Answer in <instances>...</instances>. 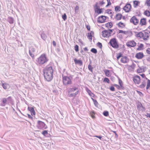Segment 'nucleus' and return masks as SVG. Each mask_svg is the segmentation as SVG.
I'll return each instance as SVG.
<instances>
[{"label": "nucleus", "mask_w": 150, "mask_h": 150, "mask_svg": "<svg viewBox=\"0 0 150 150\" xmlns=\"http://www.w3.org/2000/svg\"><path fill=\"white\" fill-rule=\"evenodd\" d=\"M79 86L76 84H74L68 88V95L70 97H75L79 93Z\"/></svg>", "instance_id": "obj_1"}, {"label": "nucleus", "mask_w": 150, "mask_h": 150, "mask_svg": "<svg viewBox=\"0 0 150 150\" xmlns=\"http://www.w3.org/2000/svg\"><path fill=\"white\" fill-rule=\"evenodd\" d=\"M44 77L47 81H50L52 79L53 70L51 66H47L44 70Z\"/></svg>", "instance_id": "obj_2"}, {"label": "nucleus", "mask_w": 150, "mask_h": 150, "mask_svg": "<svg viewBox=\"0 0 150 150\" xmlns=\"http://www.w3.org/2000/svg\"><path fill=\"white\" fill-rule=\"evenodd\" d=\"M49 60L45 54H42L36 60L37 63L40 65L46 63Z\"/></svg>", "instance_id": "obj_3"}, {"label": "nucleus", "mask_w": 150, "mask_h": 150, "mask_svg": "<svg viewBox=\"0 0 150 150\" xmlns=\"http://www.w3.org/2000/svg\"><path fill=\"white\" fill-rule=\"evenodd\" d=\"M109 44L114 48L117 49L119 47L117 40L115 38H112L110 40Z\"/></svg>", "instance_id": "obj_4"}, {"label": "nucleus", "mask_w": 150, "mask_h": 150, "mask_svg": "<svg viewBox=\"0 0 150 150\" xmlns=\"http://www.w3.org/2000/svg\"><path fill=\"white\" fill-rule=\"evenodd\" d=\"M37 127L39 129H43L47 128V126L45 123L44 122L40 121H38Z\"/></svg>", "instance_id": "obj_5"}, {"label": "nucleus", "mask_w": 150, "mask_h": 150, "mask_svg": "<svg viewBox=\"0 0 150 150\" xmlns=\"http://www.w3.org/2000/svg\"><path fill=\"white\" fill-rule=\"evenodd\" d=\"M112 31V30L111 29L105 30L102 31V35L104 37L108 38L111 35Z\"/></svg>", "instance_id": "obj_6"}, {"label": "nucleus", "mask_w": 150, "mask_h": 150, "mask_svg": "<svg viewBox=\"0 0 150 150\" xmlns=\"http://www.w3.org/2000/svg\"><path fill=\"white\" fill-rule=\"evenodd\" d=\"M63 82L64 84L65 85L71 84L72 83L71 79L67 76L63 77Z\"/></svg>", "instance_id": "obj_7"}, {"label": "nucleus", "mask_w": 150, "mask_h": 150, "mask_svg": "<svg viewBox=\"0 0 150 150\" xmlns=\"http://www.w3.org/2000/svg\"><path fill=\"white\" fill-rule=\"evenodd\" d=\"M137 110L139 112H143L146 110V108L143 107L142 104L139 102H138L137 104Z\"/></svg>", "instance_id": "obj_8"}, {"label": "nucleus", "mask_w": 150, "mask_h": 150, "mask_svg": "<svg viewBox=\"0 0 150 150\" xmlns=\"http://www.w3.org/2000/svg\"><path fill=\"white\" fill-rule=\"evenodd\" d=\"M133 81L136 84H139L140 83L141 79L139 76L136 75L133 78Z\"/></svg>", "instance_id": "obj_9"}, {"label": "nucleus", "mask_w": 150, "mask_h": 150, "mask_svg": "<svg viewBox=\"0 0 150 150\" xmlns=\"http://www.w3.org/2000/svg\"><path fill=\"white\" fill-rule=\"evenodd\" d=\"M130 21L135 25H137L139 22V20L135 16H133L130 19Z\"/></svg>", "instance_id": "obj_10"}, {"label": "nucleus", "mask_w": 150, "mask_h": 150, "mask_svg": "<svg viewBox=\"0 0 150 150\" xmlns=\"http://www.w3.org/2000/svg\"><path fill=\"white\" fill-rule=\"evenodd\" d=\"M127 45L128 47H134L136 45V43L133 40L127 42Z\"/></svg>", "instance_id": "obj_11"}, {"label": "nucleus", "mask_w": 150, "mask_h": 150, "mask_svg": "<svg viewBox=\"0 0 150 150\" xmlns=\"http://www.w3.org/2000/svg\"><path fill=\"white\" fill-rule=\"evenodd\" d=\"M94 9L95 12L97 13L98 14L101 13L102 12L101 10L100 9L99 7L98 6V3L95 4L94 6Z\"/></svg>", "instance_id": "obj_12"}, {"label": "nucleus", "mask_w": 150, "mask_h": 150, "mask_svg": "<svg viewBox=\"0 0 150 150\" xmlns=\"http://www.w3.org/2000/svg\"><path fill=\"white\" fill-rule=\"evenodd\" d=\"M106 17L105 16H100L98 18V22L100 23H103L105 21Z\"/></svg>", "instance_id": "obj_13"}, {"label": "nucleus", "mask_w": 150, "mask_h": 150, "mask_svg": "<svg viewBox=\"0 0 150 150\" xmlns=\"http://www.w3.org/2000/svg\"><path fill=\"white\" fill-rule=\"evenodd\" d=\"M131 8V6L130 4H127L123 8V9L126 12H129Z\"/></svg>", "instance_id": "obj_14"}, {"label": "nucleus", "mask_w": 150, "mask_h": 150, "mask_svg": "<svg viewBox=\"0 0 150 150\" xmlns=\"http://www.w3.org/2000/svg\"><path fill=\"white\" fill-rule=\"evenodd\" d=\"M149 37V33L147 32H144L143 34V37L142 38L145 41L147 40Z\"/></svg>", "instance_id": "obj_15"}, {"label": "nucleus", "mask_w": 150, "mask_h": 150, "mask_svg": "<svg viewBox=\"0 0 150 150\" xmlns=\"http://www.w3.org/2000/svg\"><path fill=\"white\" fill-rule=\"evenodd\" d=\"M144 56L143 53L140 52L137 53L135 55V57L138 59H141Z\"/></svg>", "instance_id": "obj_16"}, {"label": "nucleus", "mask_w": 150, "mask_h": 150, "mask_svg": "<svg viewBox=\"0 0 150 150\" xmlns=\"http://www.w3.org/2000/svg\"><path fill=\"white\" fill-rule=\"evenodd\" d=\"M35 49L33 47H31L29 48V53L30 55L32 57L34 56V54H33L32 53L35 52Z\"/></svg>", "instance_id": "obj_17"}, {"label": "nucleus", "mask_w": 150, "mask_h": 150, "mask_svg": "<svg viewBox=\"0 0 150 150\" xmlns=\"http://www.w3.org/2000/svg\"><path fill=\"white\" fill-rule=\"evenodd\" d=\"M129 60L127 57H123L121 59V62L126 63L129 62Z\"/></svg>", "instance_id": "obj_18"}, {"label": "nucleus", "mask_w": 150, "mask_h": 150, "mask_svg": "<svg viewBox=\"0 0 150 150\" xmlns=\"http://www.w3.org/2000/svg\"><path fill=\"white\" fill-rule=\"evenodd\" d=\"M28 110L30 111L32 115H34L35 114V112L33 108L28 107Z\"/></svg>", "instance_id": "obj_19"}, {"label": "nucleus", "mask_w": 150, "mask_h": 150, "mask_svg": "<svg viewBox=\"0 0 150 150\" xmlns=\"http://www.w3.org/2000/svg\"><path fill=\"white\" fill-rule=\"evenodd\" d=\"M74 60L75 64H79L80 66L82 65L83 62L81 60H77L76 58H75Z\"/></svg>", "instance_id": "obj_20"}, {"label": "nucleus", "mask_w": 150, "mask_h": 150, "mask_svg": "<svg viewBox=\"0 0 150 150\" xmlns=\"http://www.w3.org/2000/svg\"><path fill=\"white\" fill-rule=\"evenodd\" d=\"M7 21L10 24H12L14 23V20L13 18L9 17L7 19Z\"/></svg>", "instance_id": "obj_21"}, {"label": "nucleus", "mask_w": 150, "mask_h": 150, "mask_svg": "<svg viewBox=\"0 0 150 150\" xmlns=\"http://www.w3.org/2000/svg\"><path fill=\"white\" fill-rule=\"evenodd\" d=\"M6 99H7V103L8 104L10 103L12 104L13 105V100L12 99L11 97L9 96Z\"/></svg>", "instance_id": "obj_22"}, {"label": "nucleus", "mask_w": 150, "mask_h": 150, "mask_svg": "<svg viewBox=\"0 0 150 150\" xmlns=\"http://www.w3.org/2000/svg\"><path fill=\"white\" fill-rule=\"evenodd\" d=\"M122 16V14L119 13L116 15L115 18L117 20H119L121 19Z\"/></svg>", "instance_id": "obj_23"}, {"label": "nucleus", "mask_w": 150, "mask_h": 150, "mask_svg": "<svg viewBox=\"0 0 150 150\" xmlns=\"http://www.w3.org/2000/svg\"><path fill=\"white\" fill-rule=\"evenodd\" d=\"M140 24L142 25H145L146 24V19L145 18L141 19L140 22Z\"/></svg>", "instance_id": "obj_24"}, {"label": "nucleus", "mask_w": 150, "mask_h": 150, "mask_svg": "<svg viewBox=\"0 0 150 150\" xmlns=\"http://www.w3.org/2000/svg\"><path fill=\"white\" fill-rule=\"evenodd\" d=\"M2 101V103L1 104V105L3 106H4L7 103V99L6 98H3Z\"/></svg>", "instance_id": "obj_25"}, {"label": "nucleus", "mask_w": 150, "mask_h": 150, "mask_svg": "<svg viewBox=\"0 0 150 150\" xmlns=\"http://www.w3.org/2000/svg\"><path fill=\"white\" fill-rule=\"evenodd\" d=\"M87 91L89 96H91V98L94 97L95 96V95L89 89H87Z\"/></svg>", "instance_id": "obj_26"}, {"label": "nucleus", "mask_w": 150, "mask_h": 150, "mask_svg": "<svg viewBox=\"0 0 150 150\" xmlns=\"http://www.w3.org/2000/svg\"><path fill=\"white\" fill-rule=\"evenodd\" d=\"M123 33L127 35V36H131L132 35V33L131 31H124Z\"/></svg>", "instance_id": "obj_27"}, {"label": "nucleus", "mask_w": 150, "mask_h": 150, "mask_svg": "<svg viewBox=\"0 0 150 150\" xmlns=\"http://www.w3.org/2000/svg\"><path fill=\"white\" fill-rule=\"evenodd\" d=\"M146 80L147 81V84L146 87V90H148L150 87V80L146 78Z\"/></svg>", "instance_id": "obj_28"}, {"label": "nucleus", "mask_w": 150, "mask_h": 150, "mask_svg": "<svg viewBox=\"0 0 150 150\" xmlns=\"http://www.w3.org/2000/svg\"><path fill=\"white\" fill-rule=\"evenodd\" d=\"M143 32H140L137 33L136 34V36L137 37H139L140 38H142L143 37Z\"/></svg>", "instance_id": "obj_29"}, {"label": "nucleus", "mask_w": 150, "mask_h": 150, "mask_svg": "<svg viewBox=\"0 0 150 150\" xmlns=\"http://www.w3.org/2000/svg\"><path fill=\"white\" fill-rule=\"evenodd\" d=\"M105 26L106 27H107L108 28H111L113 26L112 23L111 22H108V23H106L105 24Z\"/></svg>", "instance_id": "obj_30"}, {"label": "nucleus", "mask_w": 150, "mask_h": 150, "mask_svg": "<svg viewBox=\"0 0 150 150\" xmlns=\"http://www.w3.org/2000/svg\"><path fill=\"white\" fill-rule=\"evenodd\" d=\"M40 34L42 39L44 40H45L47 38V36L43 32H42Z\"/></svg>", "instance_id": "obj_31"}, {"label": "nucleus", "mask_w": 150, "mask_h": 150, "mask_svg": "<svg viewBox=\"0 0 150 150\" xmlns=\"http://www.w3.org/2000/svg\"><path fill=\"white\" fill-rule=\"evenodd\" d=\"M119 27L123 28H124L125 25L123 23L121 22H120L118 24H117Z\"/></svg>", "instance_id": "obj_32"}, {"label": "nucleus", "mask_w": 150, "mask_h": 150, "mask_svg": "<svg viewBox=\"0 0 150 150\" xmlns=\"http://www.w3.org/2000/svg\"><path fill=\"white\" fill-rule=\"evenodd\" d=\"M2 86L4 89H6L9 86V85L6 83H2Z\"/></svg>", "instance_id": "obj_33"}, {"label": "nucleus", "mask_w": 150, "mask_h": 150, "mask_svg": "<svg viewBox=\"0 0 150 150\" xmlns=\"http://www.w3.org/2000/svg\"><path fill=\"white\" fill-rule=\"evenodd\" d=\"M105 75L108 77H109L110 76L109 70H106L104 71Z\"/></svg>", "instance_id": "obj_34"}, {"label": "nucleus", "mask_w": 150, "mask_h": 150, "mask_svg": "<svg viewBox=\"0 0 150 150\" xmlns=\"http://www.w3.org/2000/svg\"><path fill=\"white\" fill-rule=\"evenodd\" d=\"M91 98L92 100L93 101V102L94 103V104L95 105V106L96 107H98V103L97 101L96 100H95L93 98Z\"/></svg>", "instance_id": "obj_35"}, {"label": "nucleus", "mask_w": 150, "mask_h": 150, "mask_svg": "<svg viewBox=\"0 0 150 150\" xmlns=\"http://www.w3.org/2000/svg\"><path fill=\"white\" fill-rule=\"evenodd\" d=\"M133 3L134 7L136 8L138 5V4L139 3V2L137 1H134Z\"/></svg>", "instance_id": "obj_36"}, {"label": "nucleus", "mask_w": 150, "mask_h": 150, "mask_svg": "<svg viewBox=\"0 0 150 150\" xmlns=\"http://www.w3.org/2000/svg\"><path fill=\"white\" fill-rule=\"evenodd\" d=\"M146 85V82L145 80L143 81L142 84L140 85V87L141 88H144L145 87Z\"/></svg>", "instance_id": "obj_37"}, {"label": "nucleus", "mask_w": 150, "mask_h": 150, "mask_svg": "<svg viewBox=\"0 0 150 150\" xmlns=\"http://www.w3.org/2000/svg\"><path fill=\"white\" fill-rule=\"evenodd\" d=\"M91 62H90V64L88 65V68L90 71L92 72L93 68L92 67L91 65Z\"/></svg>", "instance_id": "obj_38"}, {"label": "nucleus", "mask_w": 150, "mask_h": 150, "mask_svg": "<svg viewBox=\"0 0 150 150\" xmlns=\"http://www.w3.org/2000/svg\"><path fill=\"white\" fill-rule=\"evenodd\" d=\"M144 14L145 15L147 16H150V12L149 11H144Z\"/></svg>", "instance_id": "obj_39"}, {"label": "nucleus", "mask_w": 150, "mask_h": 150, "mask_svg": "<svg viewBox=\"0 0 150 150\" xmlns=\"http://www.w3.org/2000/svg\"><path fill=\"white\" fill-rule=\"evenodd\" d=\"M145 4L149 6V8H150V0H146Z\"/></svg>", "instance_id": "obj_40"}, {"label": "nucleus", "mask_w": 150, "mask_h": 150, "mask_svg": "<svg viewBox=\"0 0 150 150\" xmlns=\"http://www.w3.org/2000/svg\"><path fill=\"white\" fill-rule=\"evenodd\" d=\"M91 51L94 54H96L97 52L96 49L94 48L91 49Z\"/></svg>", "instance_id": "obj_41"}, {"label": "nucleus", "mask_w": 150, "mask_h": 150, "mask_svg": "<svg viewBox=\"0 0 150 150\" xmlns=\"http://www.w3.org/2000/svg\"><path fill=\"white\" fill-rule=\"evenodd\" d=\"M62 18L64 21H65L67 18V16L66 13H64L62 16Z\"/></svg>", "instance_id": "obj_42"}, {"label": "nucleus", "mask_w": 150, "mask_h": 150, "mask_svg": "<svg viewBox=\"0 0 150 150\" xmlns=\"http://www.w3.org/2000/svg\"><path fill=\"white\" fill-rule=\"evenodd\" d=\"M42 134L44 136H46L48 134V133L47 130H44L42 133Z\"/></svg>", "instance_id": "obj_43"}, {"label": "nucleus", "mask_w": 150, "mask_h": 150, "mask_svg": "<svg viewBox=\"0 0 150 150\" xmlns=\"http://www.w3.org/2000/svg\"><path fill=\"white\" fill-rule=\"evenodd\" d=\"M92 36L91 35V33H88L87 37L89 39H90L91 40H92Z\"/></svg>", "instance_id": "obj_44"}, {"label": "nucleus", "mask_w": 150, "mask_h": 150, "mask_svg": "<svg viewBox=\"0 0 150 150\" xmlns=\"http://www.w3.org/2000/svg\"><path fill=\"white\" fill-rule=\"evenodd\" d=\"M122 56V54L121 53H119L117 55V60L121 57Z\"/></svg>", "instance_id": "obj_45"}, {"label": "nucleus", "mask_w": 150, "mask_h": 150, "mask_svg": "<svg viewBox=\"0 0 150 150\" xmlns=\"http://www.w3.org/2000/svg\"><path fill=\"white\" fill-rule=\"evenodd\" d=\"M143 47V44H141L139 46L138 48H137V50H140L142 49Z\"/></svg>", "instance_id": "obj_46"}, {"label": "nucleus", "mask_w": 150, "mask_h": 150, "mask_svg": "<svg viewBox=\"0 0 150 150\" xmlns=\"http://www.w3.org/2000/svg\"><path fill=\"white\" fill-rule=\"evenodd\" d=\"M120 6H116L115 7V11H120Z\"/></svg>", "instance_id": "obj_47"}, {"label": "nucleus", "mask_w": 150, "mask_h": 150, "mask_svg": "<svg viewBox=\"0 0 150 150\" xmlns=\"http://www.w3.org/2000/svg\"><path fill=\"white\" fill-rule=\"evenodd\" d=\"M114 86H115V87H116L117 88L119 89V90H120L121 88H122V87H121L120 86H119L117 84H114Z\"/></svg>", "instance_id": "obj_48"}, {"label": "nucleus", "mask_w": 150, "mask_h": 150, "mask_svg": "<svg viewBox=\"0 0 150 150\" xmlns=\"http://www.w3.org/2000/svg\"><path fill=\"white\" fill-rule=\"evenodd\" d=\"M103 81L105 82H106L108 83H109L110 80L108 78L105 77Z\"/></svg>", "instance_id": "obj_49"}, {"label": "nucleus", "mask_w": 150, "mask_h": 150, "mask_svg": "<svg viewBox=\"0 0 150 150\" xmlns=\"http://www.w3.org/2000/svg\"><path fill=\"white\" fill-rule=\"evenodd\" d=\"M103 115L105 116H108L109 115L108 112V111H104L103 112Z\"/></svg>", "instance_id": "obj_50"}, {"label": "nucleus", "mask_w": 150, "mask_h": 150, "mask_svg": "<svg viewBox=\"0 0 150 150\" xmlns=\"http://www.w3.org/2000/svg\"><path fill=\"white\" fill-rule=\"evenodd\" d=\"M90 114L91 117L93 118H94L95 117L94 116V113L93 112V111L91 112H90Z\"/></svg>", "instance_id": "obj_51"}, {"label": "nucleus", "mask_w": 150, "mask_h": 150, "mask_svg": "<svg viewBox=\"0 0 150 150\" xmlns=\"http://www.w3.org/2000/svg\"><path fill=\"white\" fill-rule=\"evenodd\" d=\"M74 49L76 52L79 51V46L77 45H76L74 47Z\"/></svg>", "instance_id": "obj_52"}, {"label": "nucleus", "mask_w": 150, "mask_h": 150, "mask_svg": "<svg viewBox=\"0 0 150 150\" xmlns=\"http://www.w3.org/2000/svg\"><path fill=\"white\" fill-rule=\"evenodd\" d=\"M97 45L98 47L100 48H101L102 47V45L101 43L100 42H98L97 43Z\"/></svg>", "instance_id": "obj_53"}, {"label": "nucleus", "mask_w": 150, "mask_h": 150, "mask_svg": "<svg viewBox=\"0 0 150 150\" xmlns=\"http://www.w3.org/2000/svg\"><path fill=\"white\" fill-rule=\"evenodd\" d=\"M108 2L107 5L106 6V7H107L108 6L111 4V3L110 1V0H107Z\"/></svg>", "instance_id": "obj_54"}, {"label": "nucleus", "mask_w": 150, "mask_h": 150, "mask_svg": "<svg viewBox=\"0 0 150 150\" xmlns=\"http://www.w3.org/2000/svg\"><path fill=\"white\" fill-rule=\"evenodd\" d=\"M119 84L120 85V86L121 87H123V86H122V81L120 80L119 79Z\"/></svg>", "instance_id": "obj_55"}, {"label": "nucleus", "mask_w": 150, "mask_h": 150, "mask_svg": "<svg viewBox=\"0 0 150 150\" xmlns=\"http://www.w3.org/2000/svg\"><path fill=\"white\" fill-rule=\"evenodd\" d=\"M110 90L112 91H114L115 90V88L113 86H111L110 88Z\"/></svg>", "instance_id": "obj_56"}, {"label": "nucleus", "mask_w": 150, "mask_h": 150, "mask_svg": "<svg viewBox=\"0 0 150 150\" xmlns=\"http://www.w3.org/2000/svg\"><path fill=\"white\" fill-rule=\"evenodd\" d=\"M146 52L149 54H150V47L148 48L146 50Z\"/></svg>", "instance_id": "obj_57"}, {"label": "nucleus", "mask_w": 150, "mask_h": 150, "mask_svg": "<svg viewBox=\"0 0 150 150\" xmlns=\"http://www.w3.org/2000/svg\"><path fill=\"white\" fill-rule=\"evenodd\" d=\"M140 75L142 76V77L144 78V79H146V78L145 76V75L144 74H140Z\"/></svg>", "instance_id": "obj_58"}, {"label": "nucleus", "mask_w": 150, "mask_h": 150, "mask_svg": "<svg viewBox=\"0 0 150 150\" xmlns=\"http://www.w3.org/2000/svg\"><path fill=\"white\" fill-rule=\"evenodd\" d=\"M107 13L109 14H112L111 10L108 9L107 10Z\"/></svg>", "instance_id": "obj_59"}, {"label": "nucleus", "mask_w": 150, "mask_h": 150, "mask_svg": "<svg viewBox=\"0 0 150 150\" xmlns=\"http://www.w3.org/2000/svg\"><path fill=\"white\" fill-rule=\"evenodd\" d=\"M130 67L133 69H134L135 67V64H133L131 66H130Z\"/></svg>", "instance_id": "obj_60"}, {"label": "nucleus", "mask_w": 150, "mask_h": 150, "mask_svg": "<svg viewBox=\"0 0 150 150\" xmlns=\"http://www.w3.org/2000/svg\"><path fill=\"white\" fill-rule=\"evenodd\" d=\"M27 115L28 116L29 118L31 119H33V117L30 115L29 114H27Z\"/></svg>", "instance_id": "obj_61"}, {"label": "nucleus", "mask_w": 150, "mask_h": 150, "mask_svg": "<svg viewBox=\"0 0 150 150\" xmlns=\"http://www.w3.org/2000/svg\"><path fill=\"white\" fill-rule=\"evenodd\" d=\"M99 2L100 3V4L101 5H103V4H104L105 3L103 1H100Z\"/></svg>", "instance_id": "obj_62"}, {"label": "nucleus", "mask_w": 150, "mask_h": 150, "mask_svg": "<svg viewBox=\"0 0 150 150\" xmlns=\"http://www.w3.org/2000/svg\"><path fill=\"white\" fill-rule=\"evenodd\" d=\"M146 60L148 62H150V56L147 57L146 58Z\"/></svg>", "instance_id": "obj_63"}, {"label": "nucleus", "mask_w": 150, "mask_h": 150, "mask_svg": "<svg viewBox=\"0 0 150 150\" xmlns=\"http://www.w3.org/2000/svg\"><path fill=\"white\" fill-rule=\"evenodd\" d=\"M145 115L147 117H149L150 115V114L149 113H146V114Z\"/></svg>", "instance_id": "obj_64"}]
</instances>
